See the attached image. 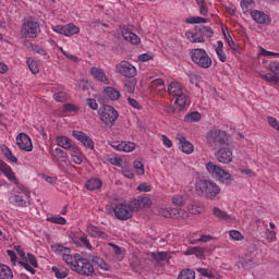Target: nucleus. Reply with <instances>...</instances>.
Returning a JSON list of instances; mask_svg holds the SVG:
<instances>
[{
    "mask_svg": "<svg viewBox=\"0 0 279 279\" xmlns=\"http://www.w3.org/2000/svg\"><path fill=\"white\" fill-rule=\"evenodd\" d=\"M195 191L198 197H206V199H215L219 193H221V187L206 178H197L195 182Z\"/></svg>",
    "mask_w": 279,
    "mask_h": 279,
    "instance_id": "f257e3e1",
    "label": "nucleus"
},
{
    "mask_svg": "<svg viewBox=\"0 0 279 279\" xmlns=\"http://www.w3.org/2000/svg\"><path fill=\"white\" fill-rule=\"evenodd\" d=\"M187 40L190 43L196 44V43H206V38H213L215 36V32L213 28L206 25H196L193 31H189L185 34Z\"/></svg>",
    "mask_w": 279,
    "mask_h": 279,
    "instance_id": "f03ea898",
    "label": "nucleus"
},
{
    "mask_svg": "<svg viewBox=\"0 0 279 279\" xmlns=\"http://www.w3.org/2000/svg\"><path fill=\"white\" fill-rule=\"evenodd\" d=\"M207 143L213 149H219V147L228 146V134L219 129L210 130L207 135Z\"/></svg>",
    "mask_w": 279,
    "mask_h": 279,
    "instance_id": "7ed1b4c3",
    "label": "nucleus"
},
{
    "mask_svg": "<svg viewBox=\"0 0 279 279\" xmlns=\"http://www.w3.org/2000/svg\"><path fill=\"white\" fill-rule=\"evenodd\" d=\"M191 60L199 66V69H210L213 66V59L208 52L202 48L192 49L190 52Z\"/></svg>",
    "mask_w": 279,
    "mask_h": 279,
    "instance_id": "20e7f679",
    "label": "nucleus"
},
{
    "mask_svg": "<svg viewBox=\"0 0 279 279\" xmlns=\"http://www.w3.org/2000/svg\"><path fill=\"white\" fill-rule=\"evenodd\" d=\"M98 114L100 117V121H102L107 128H112V125L117 123V119H119V111L110 105H104L98 110Z\"/></svg>",
    "mask_w": 279,
    "mask_h": 279,
    "instance_id": "39448f33",
    "label": "nucleus"
},
{
    "mask_svg": "<svg viewBox=\"0 0 279 279\" xmlns=\"http://www.w3.org/2000/svg\"><path fill=\"white\" fill-rule=\"evenodd\" d=\"M206 169L213 178H216L218 180H225L226 184H232V180H233L232 174L223 170L221 167L215 165V162L213 161L207 162Z\"/></svg>",
    "mask_w": 279,
    "mask_h": 279,
    "instance_id": "423d86ee",
    "label": "nucleus"
},
{
    "mask_svg": "<svg viewBox=\"0 0 279 279\" xmlns=\"http://www.w3.org/2000/svg\"><path fill=\"white\" fill-rule=\"evenodd\" d=\"M114 217L119 219V221H128V219H132L133 214L130 209V206L125 203L116 204L113 207Z\"/></svg>",
    "mask_w": 279,
    "mask_h": 279,
    "instance_id": "0eeeda50",
    "label": "nucleus"
},
{
    "mask_svg": "<svg viewBox=\"0 0 279 279\" xmlns=\"http://www.w3.org/2000/svg\"><path fill=\"white\" fill-rule=\"evenodd\" d=\"M116 71L117 73H120V75H123V77H136V68L128 61H121L119 64H117Z\"/></svg>",
    "mask_w": 279,
    "mask_h": 279,
    "instance_id": "6e6552de",
    "label": "nucleus"
},
{
    "mask_svg": "<svg viewBox=\"0 0 279 279\" xmlns=\"http://www.w3.org/2000/svg\"><path fill=\"white\" fill-rule=\"evenodd\" d=\"M72 271H76L81 276H93L95 274V267H93V264L88 259L82 257L76 268H72Z\"/></svg>",
    "mask_w": 279,
    "mask_h": 279,
    "instance_id": "1a4fd4ad",
    "label": "nucleus"
},
{
    "mask_svg": "<svg viewBox=\"0 0 279 279\" xmlns=\"http://www.w3.org/2000/svg\"><path fill=\"white\" fill-rule=\"evenodd\" d=\"M38 32V23L36 21L28 20L22 25V36L24 38H36Z\"/></svg>",
    "mask_w": 279,
    "mask_h": 279,
    "instance_id": "9d476101",
    "label": "nucleus"
},
{
    "mask_svg": "<svg viewBox=\"0 0 279 279\" xmlns=\"http://www.w3.org/2000/svg\"><path fill=\"white\" fill-rule=\"evenodd\" d=\"M216 159L218 162L222 165H230L232 162V150L228 146H220L215 154Z\"/></svg>",
    "mask_w": 279,
    "mask_h": 279,
    "instance_id": "9b49d317",
    "label": "nucleus"
},
{
    "mask_svg": "<svg viewBox=\"0 0 279 279\" xmlns=\"http://www.w3.org/2000/svg\"><path fill=\"white\" fill-rule=\"evenodd\" d=\"M53 32L57 34H61L62 36H75L80 32V27L75 26L74 24L68 25H56L52 27Z\"/></svg>",
    "mask_w": 279,
    "mask_h": 279,
    "instance_id": "f8f14e48",
    "label": "nucleus"
},
{
    "mask_svg": "<svg viewBox=\"0 0 279 279\" xmlns=\"http://www.w3.org/2000/svg\"><path fill=\"white\" fill-rule=\"evenodd\" d=\"M72 135L76 141H80L84 147H87V149H95V142L86 133L82 131H73Z\"/></svg>",
    "mask_w": 279,
    "mask_h": 279,
    "instance_id": "ddd939ff",
    "label": "nucleus"
},
{
    "mask_svg": "<svg viewBox=\"0 0 279 279\" xmlns=\"http://www.w3.org/2000/svg\"><path fill=\"white\" fill-rule=\"evenodd\" d=\"M16 145L24 151H32V149H34L32 138H29L28 135L25 133H20L16 136Z\"/></svg>",
    "mask_w": 279,
    "mask_h": 279,
    "instance_id": "4468645a",
    "label": "nucleus"
},
{
    "mask_svg": "<svg viewBox=\"0 0 279 279\" xmlns=\"http://www.w3.org/2000/svg\"><path fill=\"white\" fill-rule=\"evenodd\" d=\"M211 250L208 247H199V246H192L189 247L184 254L185 256H191L193 254H195L196 258H206V254H210Z\"/></svg>",
    "mask_w": 279,
    "mask_h": 279,
    "instance_id": "2eb2a0df",
    "label": "nucleus"
},
{
    "mask_svg": "<svg viewBox=\"0 0 279 279\" xmlns=\"http://www.w3.org/2000/svg\"><path fill=\"white\" fill-rule=\"evenodd\" d=\"M121 34L124 40L131 43V45H141V37H138V35H136L135 33H132L130 29L122 28Z\"/></svg>",
    "mask_w": 279,
    "mask_h": 279,
    "instance_id": "dca6fc26",
    "label": "nucleus"
},
{
    "mask_svg": "<svg viewBox=\"0 0 279 279\" xmlns=\"http://www.w3.org/2000/svg\"><path fill=\"white\" fill-rule=\"evenodd\" d=\"M171 254H173V252H151L150 253V258H153V260H156L157 263H165L167 262V264L169 265V259H171Z\"/></svg>",
    "mask_w": 279,
    "mask_h": 279,
    "instance_id": "f3484780",
    "label": "nucleus"
},
{
    "mask_svg": "<svg viewBox=\"0 0 279 279\" xmlns=\"http://www.w3.org/2000/svg\"><path fill=\"white\" fill-rule=\"evenodd\" d=\"M251 16L255 23H258L259 25H265V23H269V16L265 14L263 11L253 10L251 11Z\"/></svg>",
    "mask_w": 279,
    "mask_h": 279,
    "instance_id": "a211bd4d",
    "label": "nucleus"
},
{
    "mask_svg": "<svg viewBox=\"0 0 279 279\" xmlns=\"http://www.w3.org/2000/svg\"><path fill=\"white\" fill-rule=\"evenodd\" d=\"M166 217H170V219H186L189 214L180 208H169Z\"/></svg>",
    "mask_w": 279,
    "mask_h": 279,
    "instance_id": "6ab92c4d",
    "label": "nucleus"
},
{
    "mask_svg": "<svg viewBox=\"0 0 279 279\" xmlns=\"http://www.w3.org/2000/svg\"><path fill=\"white\" fill-rule=\"evenodd\" d=\"M90 74L93 75L94 80H97V82H104L108 84V77L106 76V72H104L99 68H92Z\"/></svg>",
    "mask_w": 279,
    "mask_h": 279,
    "instance_id": "aec40b11",
    "label": "nucleus"
},
{
    "mask_svg": "<svg viewBox=\"0 0 279 279\" xmlns=\"http://www.w3.org/2000/svg\"><path fill=\"white\" fill-rule=\"evenodd\" d=\"M64 263L66 265H71L72 269H75L78 265V263L82 260V257L80 254H74V255H65L63 256Z\"/></svg>",
    "mask_w": 279,
    "mask_h": 279,
    "instance_id": "412c9836",
    "label": "nucleus"
},
{
    "mask_svg": "<svg viewBox=\"0 0 279 279\" xmlns=\"http://www.w3.org/2000/svg\"><path fill=\"white\" fill-rule=\"evenodd\" d=\"M179 143L181 145V151H183V154H193V144L189 141H186V137L184 136H179Z\"/></svg>",
    "mask_w": 279,
    "mask_h": 279,
    "instance_id": "4be33fe9",
    "label": "nucleus"
},
{
    "mask_svg": "<svg viewBox=\"0 0 279 279\" xmlns=\"http://www.w3.org/2000/svg\"><path fill=\"white\" fill-rule=\"evenodd\" d=\"M213 215H215L217 217V219H219L220 221H231L232 220V217L230 215H228V213L226 210H222L219 207L213 208Z\"/></svg>",
    "mask_w": 279,
    "mask_h": 279,
    "instance_id": "5701e85b",
    "label": "nucleus"
},
{
    "mask_svg": "<svg viewBox=\"0 0 279 279\" xmlns=\"http://www.w3.org/2000/svg\"><path fill=\"white\" fill-rule=\"evenodd\" d=\"M168 93L173 97H178L179 95H182L184 92H182V85L180 83L172 82L168 85Z\"/></svg>",
    "mask_w": 279,
    "mask_h": 279,
    "instance_id": "b1692460",
    "label": "nucleus"
},
{
    "mask_svg": "<svg viewBox=\"0 0 279 279\" xmlns=\"http://www.w3.org/2000/svg\"><path fill=\"white\" fill-rule=\"evenodd\" d=\"M85 186L88 189V191H97L104 186V182H101L99 179L93 178L86 182Z\"/></svg>",
    "mask_w": 279,
    "mask_h": 279,
    "instance_id": "393cba45",
    "label": "nucleus"
},
{
    "mask_svg": "<svg viewBox=\"0 0 279 279\" xmlns=\"http://www.w3.org/2000/svg\"><path fill=\"white\" fill-rule=\"evenodd\" d=\"M12 278H14V274L12 272V269L5 264H0V279H12Z\"/></svg>",
    "mask_w": 279,
    "mask_h": 279,
    "instance_id": "a878e982",
    "label": "nucleus"
},
{
    "mask_svg": "<svg viewBox=\"0 0 279 279\" xmlns=\"http://www.w3.org/2000/svg\"><path fill=\"white\" fill-rule=\"evenodd\" d=\"M73 141L66 136H58L57 145L62 147V149H71Z\"/></svg>",
    "mask_w": 279,
    "mask_h": 279,
    "instance_id": "bb28decb",
    "label": "nucleus"
},
{
    "mask_svg": "<svg viewBox=\"0 0 279 279\" xmlns=\"http://www.w3.org/2000/svg\"><path fill=\"white\" fill-rule=\"evenodd\" d=\"M105 94L111 101H119V98L121 97V93L111 86L105 88Z\"/></svg>",
    "mask_w": 279,
    "mask_h": 279,
    "instance_id": "cd10ccee",
    "label": "nucleus"
},
{
    "mask_svg": "<svg viewBox=\"0 0 279 279\" xmlns=\"http://www.w3.org/2000/svg\"><path fill=\"white\" fill-rule=\"evenodd\" d=\"M88 234H90V236H99V239H108V234H106V232L99 230L97 226L93 225L88 227Z\"/></svg>",
    "mask_w": 279,
    "mask_h": 279,
    "instance_id": "c85d7f7f",
    "label": "nucleus"
},
{
    "mask_svg": "<svg viewBox=\"0 0 279 279\" xmlns=\"http://www.w3.org/2000/svg\"><path fill=\"white\" fill-rule=\"evenodd\" d=\"M1 151L7 160H9V162H14V165H19V159L16 158V156H14V154H12V150H10L8 146H3L1 148Z\"/></svg>",
    "mask_w": 279,
    "mask_h": 279,
    "instance_id": "c756f323",
    "label": "nucleus"
},
{
    "mask_svg": "<svg viewBox=\"0 0 279 279\" xmlns=\"http://www.w3.org/2000/svg\"><path fill=\"white\" fill-rule=\"evenodd\" d=\"M197 121H202V113L197 111L190 112L184 117L185 123H197Z\"/></svg>",
    "mask_w": 279,
    "mask_h": 279,
    "instance_id": "7c9ffc66",
    "label": "nucleus"
},
{
    "mask_svg": "<svg viewBox=\"0 0 279 279\" xmlns=\"http://www.w3.org/2000/svg\"><path fill=\"white\" fill-rule=\"evenodd\" d=\"M92 263L97 265L100 269H104V271H110V266L99 256H94Z\"/></svg>",
    "mask_w": 279,
    "mask_h": 279,
    "instance_id": "2f4dec72",
    "label": "nucleus"
},
{
    "mask_svg": "<svg viewBox=\"0 0 279 279\" xmlns=\"http://www.w3.org/2000/svg\"><path fill=\"white\" fill-rule=\"evenodd\" d=\"M186 199H189L186 195L175 194L172 197V204H174V206H178L179 208H182V206L186 204Z\"/></svg>",
    "mask_w": 279,
    "mask_h": 279,
    "instance_id": "473e14b6",
    "label": "nucleus"
},
{
    "mask_svg": "<svg viewBox=\"0 0 279 279\" xmlns=\"http://www.w3.org/2000/svg\"><path fill=\"white\" fill-rule=\"evenodd\" d=\"M128 206L131 210V215H133V213H138L142 209L140 198L131 201Z\"/></svg>",
    "mask_w": 279,
    "mask_h": 279,
    "instance_id": "72a5a7b5",
    "label": "nucleus"
},
{
    "mask_svg": "<svg viewBox=\"0 0 279 279\" xmlns=\"http://www.w3.org/2000/svg\"><path fill=\"white\" fill-rule=\"evenodd\" d=\"M196 3L199 8V14L206 16L208 14V4L206 3V0H196Z\"/></svg>",
    "mask_w": 279,
    "mask_h": 279,
    "instance_id": "f704fd0d",
    "label": "nucleus"
},
{
    "mask_svg": "<svg viewBox=\"0 0 279 279\" xmlns=\"http://www.w3.org/2000/svg\"><path fill=\"white\" fill-rule=\"evenodd\" d=\"M47 221H50V223H57L58 226H65L66 219L62 216H52L47 218Z\"/></svg>",
    "mask_w": 279,
    "mask_h": 279,
    "instance_id": "c9c22d12",
    "label": "nucleus"
},
{
    "mask_svg": "<svg viewBox=\"0 0 279 279\" xmlns=\"http://www.w3.org/2000/svg\"><path fill=\"white\" fill-rule=\"evenodd\" d=\"M178 279H195V272L192 269H184L180 272Z\"/></svg>",
    "mask_w": 279,
    "mask_h": 279,
    "instance_id": "e433bc0d",
    "label": "nucleus"
},
{
    "mask_svg": "<svg viewBox=\"0 0 279 279\" xmlns=\"http://www.w3.org/2000/svg\"><path fill=\"white\" fill-rule=\"evenodd\" d=\"M133 167H134L137 175H145V166L143 165V161L135 160L133 162Z\"/></svg>",
    "mask_w": 279,
    "mask_h": 279,
    "instance_id": "4c0bfd02",
    "label": "nucleus"
},
{
    "mask_svg": "<svg viewBox=\"0 0 279 279\" xmlns=\"http://www.w3.org/2000/svg\"><path fill=\"white\" fill-rule=\"evenodd\" d=\"M186 23H190L191 25L208 23V19L202 16H192L186 19Z\"/></svg>",
    "mask_w": 279,
    "mask_h": 279,
    "instance_id": "58836bf2",
    "label": "nucleus"
},
{
    "mask_svg": "<svg viewBox=\"0 0 279 279\" xmlns=\"http://www.w3.org/2000/svg\"><path fill=\"white\" fill-rule=\"evenodd\" d=\"M54 101H59L60 104H64V101H69V95L64 92H59L53 94Z\"/></svg>",
    "mask_w": 279,
    "mask_h": 279,
    "instance_id": "ea45409f",
    "label": "nucleus"
},
{
    "mask_svg": "<svg viewBox=\"0 0 279 279\" xmlns=\"http://www.w3.org/2000/svg\"><path fill=\"white\" fill-rule=\"evenodd\" d=\"M52 156L61 160V162H66V153L61 148H56Z\"/></svg>",
    "mask_w": 279,
    "mask_h": 279,
    "instance_id": "a19ab883",
    "label": "nucleus"
},
{
    "mask_svg": "<svg viewBox=\"0 0 279 279\" xmlns=\"http://www.w3.org/2000/svg\"><path fill=\"white\" fill-rule=\"evenodd\" d=\"M254 5V0H241V8L244 14L250 12V9Z\"/></svg>",
    "mask_w": 279,
    "mask_h": 279,
    "instance_id": "79ce46f5",
    "label": "nucleus"
},
{
    "mask_svg": "<svg viewBox=\"0 0 279 279\" xmlns=\"http://www.w3.org/2000/svg\"><path fill=\"white\" fill-rule=\"evenodd\" d=\"M175 100L174 104L177 106H179V108H184V106H186V95L183 94H179V96H175Z\"/></svg>",
    "mask_w": 279,
    "mask_h": 279,
    "instance_id": "37998d69",
    "label": "nucleus"
},
{
    "mask_svg": "<svg viewBox=\"0 0 279 279\" xmlns=\"http://www.w3.org/2000/svg\"><path fill=\"white\" fill-rule=\"evenodd\" d=\"M27 64L31 70V73H33L34 75H36V73H39L40 69L38 68V62L32 59H27Z\"/></svg>",
    "mask_w": 279,
    "mask_h": 279,
    "instance_id": "c03bdc74",
    "label": "nucleus"
},
{
    "mask_svg": "<svg viewBox=\"0 0 279 279\" xmlns=\"http://www.w3.org/2000/svg\"><path fill=\"white\" fill-rule=\"evenodd\" d=\"M140 206L141 208H150L151 207V199L147 196H140Z\"/></svg>",
    "mask_w": 279,
    "mask_h": 279,
    "instance_id": "a18cd8bd",
    "label": "nucleus"
},
{
    "mask_svg": "<svg viewBox=\"0 0 279 279\" xmlns=\"http://www.w3.org/2000/svg\"><path fill=\"white\" fill-rule=\"evenodd\" d=\"M136 78H131L129 81L125 82L124 86L128 90V93H134L135 88H136Z\"/></svg>",
    "mask_w": 279,
    "mask_h": 279,
    "instance_id": "49530a36",
    "label": "nucleus"
},
{
    "mask_svg": "<svg viewBox=\"0 0 279 279\" xmlns=\"http://www.w3.org/2000/svg\"><path fill=\"white\" fill-rule=\"evenodd\" d=\"M134 149H136V144L132 142L122 141V151L130 153V151H134Z\"/></svg>",
    "mask_w": 279,
    "mask_h": 279,
    "instance_id": "de8ad7c7",
    "label": "nucleus"
},
{
    "mask_svg": "<svg viewBox=\"0 0 279 279\" xmlns=\"http://www.w3.org/2000/svg\"><path fill=\"white\" fill-rule=\"evenodd\" d=\"M77 110H80V108L73 104H64L62 108L64 114H66V112H77Z\"/></svg>",
    "mask_w": 279,
    "mask_h": 279,
    "instance_id": "09e8293b",
    "label": "nucleus"
},
{
    "mask_svg": "<svg viewBox=\"0 0 279 279\" xmlns=\"http://www.w3.org/2000/svg\"><path fill=\"white\" fill-rule=\"evenodd\" d=\"M263 80H265L266 82H270L271 84H278L279 80L278 76H276V74H271V73H267L265 75H262Z\"/></svg>",
    "mask_w": 279,
    "mask_h": 279,
    "instance_id": "8fccbe9b",
    "label": "nucleus"
},
{
    "mask_svg": "<svg viewBox=\"0 0 279 279\" xmlns=\"http://www.w3.org/2000/svg\"><path fill=\"white\" fill-rule=\"evenodd\" d=\"M53 274L56 275V278L58 279H64L69 274L66 271L59 270L58 267L53 266L52 268Z\"/></svg>",
    "mask_w": 279,
    "mask_h": 279,
    "instance_id": "3c124183",
    "label": "nucleus"
},
{
    "mask_svg": "<svg viewBox=\"0 0 279 279\" xmlns=\"http://www.w3.org/2000/svg\"><path fill=\"white\" fill-rule=\"evenodd\" d=\"M5 178H8V180L10 182H13V184L19 185V179L16 178V174H14V172L11 170H9L7 173H4Z\"/></svg>",
    "mask_w": 279,
    "mask_h": 279,
    "instance_id": "603ef678",
    "label": "nucleus"
},
{
    "mask_svg": "<svg viewBox=\"0 0 279 279\" xmlns=\"http://www.w3.org/2000/svg\"><path fill=\"white\" fill-rule=\"evenodd\" d=\"M27 262L34 267L35 269H38V260L36 259V256L32 253H27Z\"/></svg>",
    "mask_w": 279,
    "mask_h": 279,
    "instance_id": "864d4df0",
    "label": "nucleus"
},
{
    "mask_svg": "<svg viewBox=\"0 0 279 279\" xmlns=\"http://www.w3.org/2000/svg\"><path fill=\"white\" fill-rule=\"evenodd\" d=\"M140 62H149V60H154V53L147 52L138 56Z\"/></svg>",
    "mask_w": 279,
    "mask_h": 279,
    "instance_id": "5fc2aeb1",
    "label": "nucleus"
},
{
    "mask_svg": "<svg viewBox=\"0 0 279 279\" xmlns=\"http://www.w3.org/2000/svg\"><path fill=\"white\" fill-rule=\"evenodd\" d=\"M229 235L231 236V239H233V241H242L243 239V234H241V232L236 230H231L229 232Z\"/></svg>",
    "mask_w": 279,
    "mask_h": 279,
    "instance_id": "6e6d98bb",
    "label": "nucleus"
},
{
    "mask_svg": "<svg viewBox=\"0 0 279 279\" xmlns=\"http://www.w3.org/2000/svg\"><path fill=\"white\" fill-rule=\"evenodd\" d=\"M108 162H110V165H113L114 167H121V162H123V159L121 157H109Z\"/></svg>",
    "mask_w": 279,
    "mask_h": 279,
    "instance_id": "4d7b16f0",
    "label": "nucleus"
},
{
    "mask_svg": "<svg viewBox=\"0 0 279 279\" xmlns=\"http://www.w3.org/2000/svg\"><path fill=\"white\" fill-rule=\"evenodd\" d=\"M271 73H274L275 77H278L279 80V63L278 62H271L269 64Z\"/></svg>",
    "mask_w": 279,
    "mask_h": 279,
    "instance_id": "13d9d810",
    "label": "nucleus"
},
{
    "mask_svg": "<svg viewBox=\"0 0 279 279\" xmlns=\"http://www.w3.org/2000/svg\"><path fill=\"white\" fill-rule=\"evenodd\" d=\"M151 86H155V88H160L162 90L165 88V81L162 78H156L151 82Z\"/></svg>",
    "mask_w": 279,
    "mask_h": 279,
    "instance_id": "bf43d9fd",
    "label": "nucleus"
},
{
    "mask_svg": "<svg viewBox=\"0 0 279 279\" xmlns=\"http://www.w3.org/2000/svg\"><path fill=\"white\" fill-rule=\"evenodd\" d=\"M137 191H140L141 193H149V191H151V185L147 183H141L137 186Z\"/></svg>",
    "mask_w": 279,
    "mask_h": 279,
    "instance_id": "052dcab7",
    "label": "nucleus"
},
{
    "mask_svg": "<svg viewBox=\"0 0 279 279\" xmlns=\"http://www.w3.org/2000/svg\"><path fill=\"white\" fill-rule=\"evenodd\" d=\"M197 271L201 274V276H204V278H215V275L209 272L207 268H198Z\"/></svg>",
    "mask_w": 279,
    "mask_h": 279,
    "instance_id": "680f3d73",
    "label": "nucleus"
},
{
    "mask_svg": "<svg viewBox=\"0 0 279 279\" xmlns=\"http://www.w3.org/2000/svg\"><path fill=\"white\" fill-rule=\"evenodd\" d=\"M128 101L132 106V108H135V110H141V108H143V106H141V104L132 97H129Z\"/></svg>",
    "mask_w": 279,
    "mask_h": 279,
    "instance_id": "e2e57ef3",
    "label": "nucleus"
},
{
    "mask_svg": "<svg viewBox=\"0 0 279 279\" xmlns=\"http://www.w3.org/2000/svg\"><path fill=\"white\" fill-rule=\"evenodd\" d=\"M11 169L12 168L8 163H5V161L0 159V171L1 173H3V175L4 173H8V171H10Z\"/></svg>",
    "mask_w": 279,
    "mask_h": 279,
    "instance_id": "0e129e2a",
    "label": "nucleus"
},
{
    "mask_svg": "<svg viewBox=\"0 0 279 279\" xmlns=\"http://www.w3.org/2000/svg\"><path fill=\"white\" fill-rule=\"evenodd\" d=\"M87 106L92 110H97L99 108V106L97 105V100H95L94 98L87 99Z\"/></svg>",
    "mask_w": 279,
    "mask_h": 279,
    "instance_id": "69168bd1",
    "label": "nucleus"
},
{
    "mask_svg": "<svg viewBox=\"0 0 279 279\" xmlns=\"http://www.w3.org/2000/svg\"><path fill=\"white\" fill-rule=\"evenodd\" d=\"M19 265H21V267H24L26 271H31L33 275L36 274V269H34L28 263L19 262Z\"/></svg>",
    "mask_w": 279,
    "mask_h": 279,
    "instance_id": "338daca9",
    "label": "nucleus"
},
{
    "mask_svg": "<svg viewBox=\"0 0 279 279\" xmlns=\"http://www.w3.org/2000/svg\"><path fill=\"white\" fill-rule=\"evenodd\" d=\"M266 239L267 241H275L276 240V231H271L269 229H266Z\"/></svg>",
    "mask_w": 279,
    "mask_h": 279,
    "instance_id": "774afa93",
    "label": "nucleus"
}]
</instances>
